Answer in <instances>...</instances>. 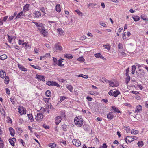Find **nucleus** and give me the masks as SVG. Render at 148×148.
Here are the masks:
<instances>
[{"mask_svg":"<svg viewBox=\"0 0 148 148\" xmlns=\"http://www.w3.org/2000/svg\"><path fill=\"white\" fill-rule=\"evenodd\" d=\"M9 141L10 143L12 145L14 146V142L12 139L10 138L9 139Z\"/></svg>","mask_w":148,"mask_h":148,"instance_id":"44","label":"nucleus"},{"mask_svg":"<svg viewBox=\"0 0 148 148\" xmlns=\"http://www.w3.org/2000/svg\"><path fill=\"white\" fill-rule=\"evenodd\" d=\"M136 67L135 65H133L132 66V70L135 71L136 69Z\"/></svg>","mask_w":148,"mask_h":148,"instance_id":"64","label":"nucleus"},{"mask_svg":"<svg viewBox=\"0 0 148 148\" xmlns=\"http://www.w3.org/2000/svg\"><path fill=\"white\" fill-rule=\"evenodd\" d=\"M74 121L75 124L78 127H81L83 124V119L81 116L75 117Z\"/></svg>","mask_w":148,"mask_h":148,"instance_id":"1","label":"nucleus"},{"mask_svg":"<svg viewBox=\"0 0 148 148\" xmlns=\"http://www.w3.org/2000/svg\"><path fill=\"white\" fill-rule=\"evenodd\" d=\"M120 94V92L118 90L113 91L112 90H110L108 92V94L110 96H114V97H116L118 95Z\"/></svg>","mask_w":148,"mask_h":148,"instance_id":"4","label":"nucleus"},{"mask_svg":"<svg viewBox=\"0 0 148 148\" xmlns=\"http://www.w3.org/2000/svg\"><path fill=\"white\" fill-rule=\"evenodd\" d=\"M15 99L14 98L12 97L10 98L11 101L13 104H14L15 103Z\"/></svg>","mask_w":148,"mask_h":148,"instance_id":"55","label":"nucleus"},{"mask_svg":"<svg viewBox=\"0 0 148 148\" xmlns=\"http://www.w3.org/2000/svg\"><path fill=\"white\" fill-rule=\"evenodd\" d=\"M62 127L63 128V129L64 131H66V125L65 124L62 125Z\"/></svg>","mask_w":148,"mask_h":148,"instance_id":"57","label":"nucleus"},{"mask_svg":"<svg viewBox=\"0 0 148 148\" xmlns=\"http://www.w3.org/2000/svg\"><path fill=\"white\" fill-rule=\"evenodd\" d=\"M22 45H25V47H26L25 49H29L31 47L29 46V45H28L27 43L25 42L23 43Z\"/></svg>","mask_w":148,"mask_h":148,"instance_id":"38","label":"nucleus"},{"mask_svg":"<svg viewBox=\"0 0 148 148\" xmlns=\"http://www.w3.org/2000/svg\"><path fill=\"white\" fill-rule=\"evenodd\" d=\"M72 142L73 145L76 146H79L81 145V143L79 140L74 139L73 140Z\"/></svg>","mask_w":148,"mask_h":148,"instance_id":"9","label":"nucleus"},{"mask_svg":"<svg viewBox=\"0 0 148 148\" xmlns=\"http://www.w3.org/2000/svg\"><path fill=\"white\" fill-rule=\"evenodd\" d=\"M77 60L80 61H83L84 59L82 57L79 58Z\"/></svg>","mask_w":148,"mask_h":148,"instance_id":"63","label":"nucleus"},{"mask_svg":"<svg viewBox=\"0 0 148 148\" xmlns=\"http://www.w3.org/2000/svg\"><path fill=\"white\" fill-rule=\"evenodd\" d=\"M78 77H81L85 79L88 78V75H85L83 74H80L78 76Z\"/></svg>","mask_w":148,"mask_h":148,"instance_id":"35","label":"nucleus"},{"mask_svg":"<svg viewBox=\"0 0 148 148\" xmlns=\"http://www.w3.org/2000/svg\"><path fill=\"white\" fill-rule=\"evenodd\" d=\"M66 98L64 96H62L60 97V100L59 101L62 102Z\"/></svg>","mask_w":148,"mask_h":148,"instance_id":"56","label":"nucleus"},{"mask_svg":"<svg viewBox=\"0 0 148 148\" xmlns=\"http://www.w3.org/2000/svg\"><path fill=\"white\" fill-rule=\"evenodd\" d=\"M64 57L69 59H71L73 58L72 55L71 54H65Z\"/></svg>","mask_w":148,"mask_h":148,"instance_id":"30","label":"nucleus"},{"mask_svg":"<svg viewBox=\"0 0 148 148\" xmlns=\"http://www.w3.org/2000/svg\"><path fill=\"white\" fill-rule=\"evenodd\" d=\"M32 23H34L36 27H38L39 28H42L45 25L44 24H42L40 22H32Z\"/></svg>","mask_w":148,"mask_h":148,"instance_id":"12","label":"nucleus"},{"mask_svg":"<svg viewBox=\"0 0 148 148\" xmlns=\"http://www.w3.org/2000/svg\"><path fill=\"white\" fill-rule=\"evenodd\" d=\"M138 133V131L133 130H132L131 134H136Z\"/></svg>","mask_w":148,"mask_h":148,"instance_id":"46","label":"nucleus"},{"mask_svg":"<svg viewBox=\"0 0 148 148\" xmlns=\"http://www.w3.org/2000/svg\"><path fill=\"white\" fill-rule=\"evenodd\" d=\"M10 134L12 136H14L15 134L14 130L12 127H10L9 129Z\"/></svg>","mask_w":148,"mask_h":148,"instance_id":"22","label":"nucleus"},{"mask_svg":"<svg viewBox=\"0 0 148 148\" xmlns=\"http://www.w3.org/2000/svg\"><path fill=\"white\" fill-rule=\"evenodd\" d=\"M3 141L0 137V148H3Z\"/></svg>","mask_w":148,"mask_h":148,"instance_id":"37","label":"nucleus"},{"mask_svg":"<svg viewBox=\"0 0 148 148\" xmlns=\"http://www.w3.org/2000/svg\"><path fill=\"white\" fill-rule=\"evenodd\" d=\"M118 48L119 49V52H120L121 51V50L123 48V44L120 43H119L118 45Z\"/></svg>","mask_w":148,"mask_h":148,"instance_id":"25","label":"nucleus"},{"mask_svg":"<svg viewBox=\"0 0 148 148\" xmlns=\"http://www.w3.org/2000/svg\"><path fill=\"white\" fill-rule=\"evenodd\" d=\"M30 5L29 4H26L23 7V10L25 12L28 11L29 10L28 8Z\"/></svg>","mask_w":148,"mask_h":148,"instance_id":"27","label":"nucleus"},{"mask_svg":"<svg viewBox=\"0 0 148 148\" xmlns=\"http://www.w3.org/2000/svg\"><path fill=\"white\" fill-rule=\"evenodd\" d=\"M75 11L76 12L79 16H82L83 14L79 10H75Z\"/></svg>","mask_w":148,"mask_h":148,"instance_id":"43","label":"nucleus"},{"mask_svg":"<svg viewBox=\"0 0 148 148\" xmlns=\"http://www.w3.org/2000/svg\"><path fill=\"white\" fill-rule=\"evenodd\" d=\"M62 119L60 116H58L56 118L55 122L56 125H58Z\"/></svg>","mask_w":148,"mask_h":148,"instance_id":"11","label":"nucleus"},{"mask_svg":"<svg viewBox=\"0 0 148 148\" xmlns=\"http://www.w3.org/2000/svg\"><path fill=\"white\" fill-rule=\"evenodd\" d=\"M137 144L138 145L139 147H141L143 145V141H139L137 143Z\"/></svg>","mask_w":148,"mask_h":148,"instance_id":"47","label":"nucleus"},{"mask_svg":"<svg viewBox=\"0 0 148 148\" xmlns=\"http://www.w3.org/2000/svg\"><path fill=\"white\" fill-rule=\"evenodd\" d=\"M50 99V98H43V99L44 101L46 103H47L49 102Z\"/></svg>","mask_w":148,"mask_h":148,"instance_id":"54","label":"nucleus"},{"mask_svg":"<svg viewBox=\"0 0 148 148\" xmlns=\"http://www.w3.org/2000/svg\"><path fill=\"white\" fill-rule=\"evenodd\" d=\"M134 20L135 21H138L140 19V18L137 16H132Z\"/></svg>","mask_w":148,"mask_h":148,"instance_id":"23","label":"nucleus"},{"mask_svg":"<svg viewBox=\"0 0 148 148\" xmlns=\"http://www.w3.org/2000/svg\"><path fill=\"white\" fill-rule=\"evenodd\" d=\"M112 110H114L115 113H119L120 112V111L119 110L117 107H115L114 106H112L111 107Z\"/></svg>","mask_w":148,"mask_h":148,"instance_id":"16","label":"nucleus"},{"mask_svg":"<svg viewBox=\"0 0 148 148\" xmlns=\"http://www.w3.org/2000/svg\"><path fill=\"white\" fill-rule=\"evenodd\" d=\"M5 77V83L6 84H7L9 83V78L8 76H6Z\"/></svg>","mask_w":148,"mask_h":148,"instance_id":"42","label":"nucleus"},{"mask_svg":"<svg viewBox=\"0 0 148 148\" xmlns=\"http://www.w3.org/2000/svg\"><path fill=\"white\" fill-rule=\"evenodd\" d=\"M136 73L137 77L140 78L143 77L145 74L143 70L140 69H139L138 71H136Z\"/></svg>","mask_w":148,"mask_h":148,"instance_id":"5","label":"nucleus"},{"mask_svg":"<svg viewBox=\"0 0 148 148\" xmlns=\"http://www.w3.org/2000/svg\"><path fill=\"white\" fill-rule=\"evenodd\" d=\"M48 146L51 148H54L56 146V145L54 143H50L48 144Z\"/></svg>","mask_w":148,"mask_h":148,"instance_id":"32","label":"nucleus"},{"mask_svg":"<svg viewBox=\"0 0 148 148\" xmlns=\"http://www.w3.org/2000/svg\"><path fill=\"white\" fill-rule=\"evenodd\" d=\"M63 59L60 58L58 60L57 65L60 67H62L64 66V65L62 63L63 62Z\"/></svg>","mask_w":148,"mask_h":148,"instance_id":"15","label":"nucleus"},{"mask_svg":"<svg viewBox=\"0 0 148 148\" xmlns=\"http://www.w3.org/2000/svg\"><path fill=\"white\" fill-rule=\"evenodd\" d=\"M35 14L36 17H38L41 15V13L39 11H36L35 12Z\"/></svg>","mask_w":148,"mask_h":148,"instance_id":"29","label":"nucleus"},{"mask_svg":"<svg viewBox=\"0 0 148 148\" xmlns=\"http://www.w3.org/2000/svg\"><path fill=\"white\" fill-rule=\"evenodd\" d=\"M59 116H60L61 117H62V119L63 118L65 117L66 115L64 112L62 111L61 112L60 115Z\"/></svg>","mask_w":148,"mask_h":148,"instance_id":"45","label":"nucleus"},{"mask_svg":"<svg viewBox=\"0 0 148 148\" xmlns=\"http://www.w3.org/2000/svg\"><path fill=\"white\" fill-rule=\"evenodd\" d=\"M54 51L58 52H60L62 50V48L59 43L55 45L53 48Z\"/></svg>","mask_w":148,"mask_h":148,"instance_id":"2","label":"nucleus"},{"mask_svg":"<svg viewBox=\"0 0 148 148\" xmlns=\"http://www.w3.org/2000/svg\"><path fill=\"white\" fill-rule=\"evenodd\" d=\"M7 119H8V123H11L12 122L11 119L9 117H7Z\"/></svg>","mask_w":148,"mask_h":148,"instance_id":"62","label":"nucleus"},{"mask_svg":"<svg viewBox=\"0 0 148 148\" xmlns=\"http://www.w3.org/2000/svg\"><path fill=\"white\" fill-rule=\"evenodd\" d=\"M67 88L71 92H72L73 89V87L71 85H69L67 86Z\"/></svg>","mask_w":148,"mask_h":148,"instance_id":"40","label":"nucleus"},{"mask_svg":"<svg viewBox=\"0 0 148 148\" xmlns=\"http://www.w3.org/2000/svg\"><path fill=\"white\" fill-rule=\"evenodd\" d=\"M114 117V115L112 112H110L107 115V118L109 120L112 119Z\"/></svg>","mask_w":148,"mask_h":148,"instance_id":"17","label":"nucleus"},{"mask_svg":"<svg viewBox=\"0 0 148 148\" xmlns=\"http://www.w3.org/2000/svg\"><path fill=\"white\" fill-rule=\"evenodd\" d=\"M24 16V14L23 13V11H21L20 12H19L16 16V17L15 18V19L21 18H22V17Z\"/></svg>","mask_w":148,"mask_h":148,"instance_id":"14","label":"nucleus"},{"mask_svg":"<svg viewBox=\"0 0 148 148\" xmlns=\"http://www.w3.org/2000/svg\"><path fill=\"white\" fill-rule=\"evenodd\" d=\"M6 76V74L5 73V72L2 70L0 71V77L2 78H4Z\"/></svg>","mask_w":148,"mask_h":148,"instance_id":"20","label":"nucleus"},{"mask_svg":"<svg viewBox=\"0 0 148 148\" xmlns=\"http://www.w3.org/2000/svg\"><path fill=\"white\" fill-rule=\"evenodd\" d=\"M103 47L108 50H109L110 49V47L109 45H103Z\"/></svg>","mask_w":148,"mask_h":148,"instance_id":"48","label":"nucleus"},{"mask_svg":"<svg viewBox=\"0 0 148 148\" xmlns=\"http://www.w3.org/2000/svg\"><path fill=\"white\" fill-rule=\"evenodd\" d=\"M36 78L38 80H40L43 81H45V77L43 75H36Z\"/></svg>","mask_w":148,"mask_h":148,"instance_id":"10","label":"nucleus"},{"mask_svg":"<svg viewBox=\"0 0 148 148\" xmlns=\"http://www.w3.org/2000/svg\"><path fill=\"white\" fill-rule=\"evenodd\" d=\"M19 141L22 144L23 146H24L25 144V142L24 141H23L22 139H19Z\"/></svg>","mask_w":148,"mask_h":148,"instance_id":"61","label":"nucleus"},{"mask_svg":"<svg viewBox=\"0 0 148 148\" xmlns=\"http://www.w3.org/2000/svg\"><path fill=\"white\" fill-rule=\"evenodd\" d=\"M108 83L110 86H117L118 84L117 83H115L111 81H108Z\"/></svg>","mask_w":148,"mask_h":148,"instance_id":"21","label":"nucleus"},{"mask_svg":"<svg viewBox=\"0 0 148 148\" xmlns=\"http://www.w3.org/2000/svg\"><path fill=\"white\" fill-rule=\"evenodd\" d=\"M132 136H128L125 138V140L127 143H130L133 141Z\"/></svg>","mask_w":148,"mask_h":148,"instance_id":"13","label":"nucleus"},{"mask_svg":"<svg viewBox=\"0 0 148 148\" xmlns=\"http://www.w3.org/2000/svg\"><path fill=\"white\" fill-rule=\"evenodd\" d=\"M102 148H107V146L106 143H103L102 145V146L101 147Z\"/></svg>","mask_w":148,"mask_h":148,"instance_id":"60","label":"nucleus"},{"mask_svg":"<svg viewBox=\"0 0 148 148\" xmlns=\"http://www.w3.org/2000/svg\"><path fill=\"white\" fill-rule=\"evenodd\" d=\"M94 56L96 58H101L103 60L104 58V57L102 56L101 55L100 53L95 54Z\"/></svg>","mask_w":148,"mask_h":148,"instance_id":"24","label":"nucleus"},{"mask_svg":"<svg viewBox=\"0 0 148 148\" xmlns=\"http://www.w3.org/2000/svg\"><path fill=\"white\" fill-rule=\"evenodd\" d=\"M97 4L96 3L93 4V3H91L89 4L88 5V8H89L90 7H91L92 8H93L94 7H95V8H96Z\"/></svg>","mask_w":148,"mask_h":148,"instance_id":"31","label":"nucleus"},{"mask_svg":"<svg viewBox=\"0 0 148 148\" xmlns=\"http://www.w3.org/2000/svg\"><path fill=\"white\" fill-rule=\"evenodd\" d=\"M46 84L49 86H55L58 87H60V85L56 82L54 81H49L47 82L46 83Z\"/></svg>","mask_w":148,"mask_h":148,"instance_id":"6","label":"nucleus"},{"mask_svg":"<svg viewBox=\"0 0 148 148\" xmlns=\"http://www.w3.org/2000/svg\"><path fill=\"white\" fill-rule=\"evenodd\" d=\"M86 99L90 101H91L92 100V98L88 96L86 97Z\"/></svg>","mask_w":148,"mask_h":148,"instance_id":"58","label":"nucleus"},{"mask_svg":"<svg viewBox=\"0 0 148 148\" xmlns=\"http://www.w3.org/2000/svg\"><path fill=\"white\" fill-rule=\"evenodd\" d=\"M56 11L58 12H60L61 11V9L60 8V5L59 4L56 5Z\"/></svg>","mask_w":148,"mask_h":148,"instance_id":"28","label":"nucleus"},{"mask_svg":"<svg viewBox=\"0 0 148 148\" xmlns=\"http://www.w3.org/2000/svg\"><path fill=\"white\" fill-rule=\"evenodd\" d=\"M7 58V56L5 54L2 55L0 56V59L1 60H4Z\"/></svg>","mask_w":148,"mask_h":148,"instance_id":"33","label":"nucleus"},{"mask_svg":"<svg viewBox=\"0 0 148 148\" xmlns=\"http://www.w3.org/2000/svg\"><path fill=\"white\" fill-rule=\"evenodd\" d=\"M141 18L142 19L144 20H148V18L144 14H143L141 15Z\"/></svg>","mask_w":148,"mask_h":148,"instance_id":"36","label":"nucleus"},{"mask_svg":"<svg viewBox=\"0 0 148 148\" xmlns=\"http://www.w3.org/2000/svg\"><path fill=\"white\" fill-rule=\"evenodd\" d=\"M142 110V106L140 105H138L136 108L135 111L136 112L138 113Z\"/></svg>","mask_w":148,"mask_h":148,"instance_id":"19","label":"nucleus"},{"mask_svg":"<svg viewBox=\"0 0 148 148\" xmlns=\"http://www.w3.org/2000/svg\"><path fill=\"white\" fill-rule=\"evenodd\" d=\"M37 29L41 32V34L43 35V36H47L48 32L46 29L45 28V26L42 28H38Z\"/></svg>","mask_w":148,"mask_h":148,"instance_id":"3","label":"nucleus"},{"mask_svg":"<svg viewBox=\"0 0 148 148\" xmlns=\"http://www.w3.org/2000/svg\"><path fill=\"white\" fill-rule=\"evenodd\" d=\"M31 66L33 67V68L39 70H40L41 69V68L40 67H39L38 66H36L34 65H31Z\"/></svg>","mask_w":148,"mask_h":148,"instance_id":"51","label":"nucleus"},{"mask_svg":"<svg viewBox=\"0 0 148 148\" xmlns=\"http://www.w3.org/2000/svg\"><path fill=\"white\" fill-rule=\"evenodd\" d=\"M45 95L47 96V97H49L50 96L51 94V92L50 90H47L45 92Z\"/></svg>","mask_w":148,"mask_h":148,"instance_id":"39","label":"nucleus"},{"mask_svg":"<svg viewBox=\"0 0 148 148\" xmlns=\"http://www.w3.org/2000/svg\"><path fill=\"white\" fill-rule=\"evenodd\" d=\"M57 32L58 35H62L64 34V32L63 30L61 28H59L57 30Z\"/></svg>","mask_w":148,"mask_h":148,"instance_id":"18","label":"nucleus"},{"mask_svg":"<svg viewBox=\"0 0 148 148\" xmlns=\"http://www.w3.org/2000/svg\"><path fill=\"white\" fill-rule=\"evenodd\" d=\"M53 60L54 62L53 64L54 65L57 64L58 62L57 59L56 58L54 57H53Z\"/></svg>","mask_w":148,"mask_h":148,"instance_id":"41","label":"nucleus"},{"mask_svg":"<svg viewBox=\"0 0 148 148\" xmlns=\"http://www.w3.org/2000/svg\"><path fill=\"white\" fill-rule=\"evenodd\" d=\"M0 111L2 114H3L4 116L5 115V112L3 108H2L1 110L0 109Z\"/></svg>","mask_w":148,"mask_h":148,"instance_id":"53","label":"nucleus"},{"mask_svg":"<svg viewBox=\"0 0 148 148\" xmlns=\"http://www.w3.org/2000/svg\"><path fill=\"white\" fill-rule=\"evenodd\" d=\"M43 112L47 113L49 112V106L48 105L45 108H43Z\"/></svg>","mask_w":148,"mask_h":148,"instance_id":"26","label":"nucleus"},{"mask_svg":"<svg viewBox=\"0 0 148 148\" xmlns=\"http://www.w3.org/2000/svg\"><path fill=\"white\" fill-rule=\"evenodd\" d=\"M41 11L44 13V14H46L45 11L46 10V8L44 7H41L40 8Z\"/></svg>","mask_w":148,"mask_h":148,"instance_id":"49","label":"nucleus"},{"mask_svg":"<svg viewBox=\"0 0 148 148\" xmlns=\"http://www.w3.org/2000/svg\"><path fill=\"white\" fill-rule=\"evenodd\" d=\"M130 76L129 75L127 76L126 79V83L127 84L129 83L130 81Z\"/></svg>","mask_w":148,"mask_h":148,"instance_id":"52","label":"nucleus"},{"mask_svg":"<svg viewBox=\"0 0 148 148\" xmlns=\"http://www.w3.org/2000/svg\"><path fill=\"white\" fill-rule=\"evenodd\" d=\"M43 118V115L41 113H38L36 116V119L38 122H40Z\"/></svg>","mask_w":148,"mask_h":148,"instance_id":"7","label":"nucleus"},{"mask_svg":"<svg viewBox=\"0 0 148 148\" xmlns=\"http://www.w3.org/2000/svg\"><path fill=\"white\" fill-rule=\"evenodd\" d=\"M102 79L103 80V81H102V82H103V83H104V82H108V81H109V80H107V79L105 78V77H103L102 78Z\"/></svg>","mask_w":148,"mask_h":148,"instance_id":"59","label":"nucleus"},{"mask_svg":"<svg viewBox=\"0 0 148 148\" xmlns=\"http://www.w3.org/2000/svg\"><path fill=\"white\" fill-rule=\"evenodd\" d=\"M27 116L28 117L29 119L30 120L31 122H32L34 121V119L33 118V117L32 115V114H28Z\"/></svg>","mask_w":148,"mask_h":148,"instance_id":"34","label":"nucleus"},{"mask_svg":"<svg viewBox=\"0 0 148 148\" xmlns=\"http://www.w3.org/2000/svg\"><path fill=\"white\" fill-rule=\"evenodd\" d=\"M19 112L21 115L25 114L26 110L25 108L22 106H20L18 108Z\"/></svg>","mask_w":148,"mask_h":148,"instance_id":"8","label":"nucleus"},{"mask_svg":"<svg viewBox=\"0 0 148 148\" xmlns=\"http://www.w3.org/2000/svg\"><path fill=\"white\" fill-rule=\"evenodd\" d=\"M7 36L8 37V42L10 43H11L12 40H13V38L8 34L7 35Z\"/></svg>","mask_w":148,"mask_h":148,"instance_id":"50","label":"nucleus"}]
</instances>
